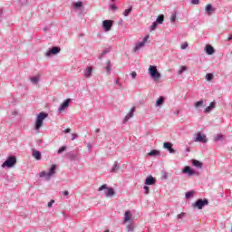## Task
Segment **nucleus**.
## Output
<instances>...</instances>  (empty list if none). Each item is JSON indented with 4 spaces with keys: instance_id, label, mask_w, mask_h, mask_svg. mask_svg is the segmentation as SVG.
<instances>
[{
    "instance_id": "38",
    "label": "nucleus",
    "mask_w": 232,
    "mask_h": 232,
    "mask_svg": "<svg viewBox=\"0 0 232 232\" xmlns=\"http://www.w3.org/2000/svg\"><path fill=\"white\" fill-rule=\"evenodd\" d=\"M109 7L111 8V10H112V11H115V10H117V5H115V4H111L110 5H109Z\"/></svg>"
},
{
    "instance_id": "5",
    "label": "nucleus",
    "mask_w": 232,
    "mask_h": 232,
    "mask_svg": "<svg viewBox=\"0 0 232 232\" xmlns=\"http://www.w3.org/2000/svg\"><path fill=\"white\" fill-rule=\"evenodd\" d=\"M98 191H104V196L109 198V197H114L115 196V190L113 188H108L107 184L102 185L99 188Z\"/></svg>"
},
{
    "instance_id": "37",
    "label": "nucleus",
    "mask_w": 232,
    "mask_h": 232,
    "mask_svg": "<svg viewBox=\"0 0 232 232\" xmlns=\"http://www.w3.org/2000/svg\"><path fill=\"white\" fill-rule=\"evenodd\" d=\"M158 26H159V24L157 22H154L150 26V32H153V30H156Z\"/></svg>"
},
{
    "instance_id": "56",
    "label": "nucleus",
    "mask_w": 232,
    "mask_h": 232,
    "mask_svg": "<svg viewBox=\"0 0 232 232\" xmlns=\"http://www.w3.org/2000/svg\"><path fill=\"white\" fill-rule=\"evenodd\" d=\"M231 39H232V36L229 35V37L227 38V41H231Z\"/></svg>"
},
{
    "instance_id": "6",
    "label": "nucleus",
    "mask_w": 232,
    "mask_h": 232,
    "mask_svg": "<svg viewBox=\"0 0 232 232\" xmlns=\"http://www.w3.org/2000/svg\"><path fill=\"white\" fill-rule=\"evenodd\" d=\"M209 201L207 198L198 199L192 206L194 208L202 209L204 206H208Z\"/></svg>"
},
{
    "instance_id": "31",
    "label": "nucleus",
    "mask_w": 232,
    "mask_h": 232,
    "mask_svg": "<svg viewBox=\"0 0 232 232\" xmlns=\"http://www.w3.org/2000/svg\"><path fill=\"white\" fill-rule=\"evenodd\" d=\"M131 10H133V8L130 6L129 7L128 9H126L124 12H123V15L124 17H128V15H130Z\"/></svg>"
},
{
    "instance_id": "46",
    "label": "nucleus",
    "mask_w": 232,
    "mask_h": 232,
    "mask_svg": "<svg viewBox=\"0 0 232 232\" xmlns=\"http://www.w3.org/2000/svg\"><path fill=\"white\" fill-rule=\"evenodd\" d=\"M183 217H186V213H180L178 215V218H183Z\"/></svg>"
},
{
    "instance_id": "35",
    "label": "nucleus",
    "mask_w": 232,
    "mask_h": 232,
    "mask_svg": "<svg viewBox=\"0 0 232 232\" xmlns=\"http://www.w3.org/2000/svg\"><path fill=\"white\" fill-rule=\"evenodd\" d=\"M64 151H66V146H62V147L58 150L57 153H58V155H61L62 153H64Z\"/></svg>"
},
{
    "instance_id": "55",
    "label": "nucleus",
    "mask_w": 232,
    "mask_h": 232,
    "mask_svg": "<svg viewBox=\"0 0 232 232\" xmlns=\"http://www.w3.org/2000/svg\"><path fill=\"white\" fill-rule=\"evenodd\" d=\"M149 192H150V188L146 187V193H149Z\"/></svg>"
},
{
    "instance_id": "18",
    "label": "nucleus",
    "mask_w": 232,
    "mask_h": 232,
    "mask_svg": "<svg viewBox=\"0 0 232 232\" xmlns=\"http://www.w3.org/2000/svg\"><path fill=\"white\" fill-rule=\"evenodd\" d=\"M157 182V179L153 178V176H149L146 179V185L147 186H153Z\"/></svg>"
},
{
    "instance_id": "51",
    "label": "nucleus",
    "mask_w": 232,
    "mask_h": 232,
    "mask_svg": "<svg viewBox=\"0 0 232 232\" xmlns=\"http://www.w3.org/2000/svg\"><path fill=\"white\" fill-rule=\"evenodd\" d=\"M209 107L213 110V108H215V102H212L210 103Z\"/></svg>"
},
{
    "instance_id": "10",
    "label": "nucleus",
    "mask_w": 232,
    "mask_h": 232,
    "mask_svg": "<svg viewBox=\"0 0 232 232\" xmlns=\"http://www.w3.org/2000/svg\"><path fill=\"white\" fill-rule=\"evenodd\" d=\"M145 44H146V36L143 37L142 42H139L136 44L135 47L133 48V52L135 53H138V52H140V50L144 48Z\"/></svg>"
},
{
    "instance_id": "52",
    "label": "nucleus",
    "mask_w": 232,
    "mask_h": 232,
    "mask_svg": "<svg viewBox=\"0 0 232 232\" xmlns=\"http://www.w3.org/2000/svg\"><path fill=\"white\" fill-rule=\"evenodd\" d=\"M70 131H72V130L70 128L66 129L63 132L64 133H70Z\"/></svg>"
},
{
    "instance_id": "41",
    "label": "nucleus",
    "mask_w": 232,
    "mask_h": 232,
    "mask_svg": "<svg viewBox=\"0 0 232 232\" xmlns=\"http://www.w3.org/2000/svg\"><path fill=\"white\" fill-rule=\"evenodd\" d=\"M202 104H204V102L199 101V102H196L195 106H196V108H198L199 106H202Z\"/></svg>"
},
{
    "instance_id": "43",
    "label": "nucleus",
    "mask_w": 232,
    "mask_h": 232,
    "mask_svg": "<svg viewBox=\"0 0 232 232\" xmlns=\"http://www.w3.org/2000/svg\"><path fill=\"white\" fill-rule=\"evenodd\" d=\"M130 77H131V79H136L137 78V72H130Z\"/></svg>"
},
{
    "instance_id": "22",
    "label": "nucleus",
    "mask_w": 232,
    "mask_h": 232,
    "mask_svg": "<svg viewBox=\"0 0 232 232\" xmlns=\"http://www.w3.org/2000/svg\"><path fill=\"white\" fill-rule=\"evenodd\" d=\"M147 155H149V157H159V155H160V151L157 150H152Z\"/></svg>"
},
{
    "instance_id": "15",
    "label": "nucleus",
    "mask_w": 232,
    "mask_h": 232,
    "mask_svg": "<svg viewBox=\"0 0 232 232\" xmlns=\"http://www.w3.org/2000/svg\"><path fill=\"white\" fill-rule=\"evenodd\" d=\"M182 173H184L185 175H188V177H191V176L195 175V170L192 169L191 167L186 166L183 169Z\"/></svg>"
},
{
    "instance_id": "48",
    "label": "nucleus",
    "mask_w": 232,
    "mask_h": 232,
    "mask_svg": "<svg viewBox=\"0 0 232 232\" xmlns=\"http://www.w3.org/2000/svg\"><path fill=\"white\" fill-rule=\"evenodd\" d=\"M213 109H211L209 106H208L206 109H205V111L207 113H209V111H211Z\"/></svg>"
},
{
    "instance_id": "8",
    "label": "nucleus",
    "mask_w": 232,
    "mask_h": 232,
    "mask_svg": "<svg viewBox=\"0 0 232 232\" xmlns=\"http://www.w3.org/2000/svg\"><path fill=\"white\" fill-rule=\"evenodd\" d=\"M128 222H133V213L131 210H126L123 215V224H128Z\"/></svg>"
},
{
    "instance_id": "1",
    "label": "nucleus",
    "mask_w": 232,
    "mask_h": 232,
    "mask_svg": "<svg viewBox=\"0 0 232 232\" xmlns=\"http://www.w3.org/2000/svg\"><path fill=\"white\" fill-rule=\"evenodd\" d=\"M148 72H149V75L150 76V78L153 80L154 82H159V81H160L161 74L160 72H159V70H157V66L150 65Z\"/></svg>"
},
{
    "instance_id": "36",
    "label": "nucleus",
    "mask_w": 232,
    "mask_h": 232,
    "mask_svg": "<svg viewBox=\"0 0 232 232\" xmlns=\"http://www.w3.org/2000/svg\"><path fill=\"white\" fill-rule=\"evenodd\" d=\"M213 74L212 73H207L205 76L206 81H213Z\"/></svg>"
},
{
    "instance_id": "11",
    "label": "nucleus",
    "mask_w": 232,
    "mask_h": 232,
    "mask_svg": "<svg viewBox=\"0 0 232 232\" xmlns=\"http://www.w3.org/2000/svg\"><path fill=\"white\" fill-rule=\"evenodd\" d=\"M111 26H113V21L104 20L102 22V28H103L104 32H110L111 30Z\"/></svg>"
},
{
    "instance_id": "33",
    "label": "nucleus",
    "mask_w": 232,
    "mask_h": 232,
    "mask_svg": "<svg viewBox=\"0 0 232 232\" xmlns=\"http://www.w3.org/2000/svg\"><path fill=\"white\" fill-rule=\"evenodd\" d=\"M164 103V98L163 97H160L157 102H156V104L157 106H160L161 104Z\"/></svg>"
},
{
    "instance_id": "20",
    "label": "nucleus",
    "mask_w": 232,
    "mask_h": 232,
    "mask_svg": "<svg viewBox=\"0 0 232 232\" xmlns=\"http://www.w3.org/2000/svg\"><path fill=\"white\" fill-rule=\"evenodd\" d=\"M33 157L34 159H35V160H41L43 155L41 154V151L39 150H33Z\"/></svg>"
},
{
    "instance_id": "13",
    "label": "nucleus",
    "mask_w": 232,
    "mask_h": 232,
    "mask_svg": "<svg viewBox=\"0 0 232 232\" xmlns=\"http://www.w3.org/2000/svg\"><path fill=\"white\" fill-rule=\"evenodd\" d=\"M135 107H131L130 111L128 112V114L123 119V124H126L130 119H132L133 115H135Z\"/></svg>"
},
{
    "instance_id": "40",
    "label": "nucleus",
    "mask_w": 232,
    "mask_h": 232,
    "mask_svg": "<svg viewBox=\"0 0 232 232\" xmlns=\"http://www.w3.org/2000/svg\"><path fill=\"white\" fill-rule=\"evenodd\" d=\"M170 21L171 23H175V21H177V14H172L170 17Z\"/></svg>"
},
{
    "instance_id": "59",
    "label": "nucleus",
    "mask_w": 232,
    "mask_h": 232,
    "mask_svg": "<svg viewBox=\"0 0 232 232\" xmlns=\"http://www.w3.org/2000/svg\"><path fill=\"white\" fill-rule=\"evenodd\" d=\"M112 3H115L117 0H111Z\"/></svg>"
},
{
    "instance_id": "39",
    "label": "nucleus",
    "mask_w": 232,
    "mask_h": 232,
    "mask_svg": "<svg viewBox=\"0 0 232 232\" xmlns=\"http://www.w3.org/2000/svg\"><path fill=\"white\" fill-rule=\"evenodd\" d=\"M53 204H55V200L52 199V200H50V201L48 202L47 207H48V208H52V206H53Z\"/></svg>"
},
{
    "instance_id": "29",
    "label": "nucleus",
    "mask_w": 232,
    "mask_h": 232,
    "mask_svg": "<svg viewBox=\"0 0 232 232\" xmlns=\"http://www.w3.org/2000/svg\"><path fill=\"white\" fill-rule=\"evenodd\" d=\"M106 53H110V50L109 49H105L98 57V59L102 60L104 59V56L106 55Z\"/></svg>"
},
{
    "instance_id": "21",
    "label": "nucleus",
    "mask_w": 232,
    "mask_h": 232,
    "mask_svg": "<svg viewBox=\"0 0 232 232\" xmlns=\"http://www.w3.org/2000/svg\"><path fill=\"white\" fill-rule=\"evenodd\" d=\"M206 52H207L208 55H213L215 53V48H213V46L208 44L206 46Z\"/></svg>"
},
{
    "instance_id": "25",
    "label": "nucleus",
    "mask_w": 232,
    "mask_h": 232,
    "mask_svg": "<svg viewBox=\"0 0 232 232\" xmlns=\"http://www.w3.org/2000/svg\"><path fill=\"white\" fill-rule=\"evenodd\" d=\"M135 229V224L132 222H130L129 225L126 227V231L130 232Z\"/></svg>"
},
{
    "instance_id": "16",
    "label": "nucleus",
    "mask_w": 232,
    "mask_h": 232,
    "mask_svg": "<svg viewBox=\"0 0 232 232\" xmlns=\"http://www.w3.org/2000/svg\"><path fill=\"white\" fill-rule=\"evenodd\" d=\"M83 73H84V77H85L86 79H90V77H92V73H93V67L88 66V67L83 71Z\"/></svg>"
},
{
    "instance_id": "12",
    "label": "nucleus",
    "mask_w": 232,
    "mask_h": 232,
    "mask_svg": "<svg viewBox=\"0 0 232 232\" xmlns=\"http://www.w3.org/2000/svg\"><path fill=\"white\" fill-rule=\"evenodd\" d=\"M70 102H72V99H66L63 101V102L60 105L58 108V111H64L68 106H70Z\"/></svg>"
},
{
    "instance_id": "47",
    "label": "nucleus",
    "mask_w": 232,
    "mask_h": 232,
    "mask_svg": "<svg viewBox=\"0 0 232 232\" xmlns=\"http://www.w3.org/2000/svg\"><path fill=\"white\" fill-rule=\"evenodd\" d=\"M115 83L121 88V86H122V84L121 83V82H119V79L115 80Z\"/></svg>"
},
{
    "instance_id": "30",
    "label": "nucleus",
    "mask_w": 232,
    "mask_h": 232,
    "mask_svg": "<svg viewBox=\"0 0 232 232\" xmlns=\"http://www.w3.org/2000/svg\"><path fill=\"white\" fill-rule=\"evenodd\" d=\"M215 142H218V140H224V135L222 134H218L214 137Z\"/></svg>"
},
{
    "instance_id": "9",
    "label": "nucleus",
    "mask_w": 232,
    "mask_h": 232,
    "mask_svg": "<svg viewBox=\"0 0 232 232\" xmlns=\"http://www.w3.org/2000/svg\"><path fill=\"white\" fill-rule=\"evenodd\" d=\"M61 53V47L53 46L45 53V57H52V55H57Z\"/></svg>"
},
{
    "instance_id": "42",
    "label": "nucleus",
    "mask_w": 232,
    "mask_h": 232,
    "mask_svg": "<svg viewBox=\"0 0 232 232\" xmlns=\"http://www.w3.org/2000/svg\"><path fill=\"white\" fill-rule=\"evenodd\" d=\"M191 197H193V192L192 191H189V192L186 193V198H189Z\"/></svg>"
},
{
    "instance_id": "27",
    "label": "nucleus",
    "mask_w": 232,
    "mask_h": 232,
    "mask_svg": "<svg viewBox=\"0 0 232 232\" xmlns=\"http://www.w3.org/2000/svg\"><path fill=\"white\" fill-rule=\"evenodd\" d=\"M155 23L158 24H162V23H164V14L159 15Z\"/></svg>"
},
{
    "instance_id": "3",
    "label": "nucleus",
    "mask_w": 232,
    "mask_h": 232,
    "mask_svg": "<svg viewBox=\"0 0 232 232\" xmlns=\"http://www.w3.org/2000/svg\"><path fill=\"white\" fill-rule=\"evenodd\" d=\"M46 117H48V113L43 111L37 115L34 127L36 131H39L43 128V122Z\"/></svg>"
},
{
    "instance_id": "44",
    "label": "nucleus",
    "mask_w": 232,
    "mask_h": 232,
    "mask_svg": "<svg viewBox=\"0 0 232 232\" xmlns=\"http://www.w3.org/2000/svg\"><path fill=\"white\" fill-rule=\"evenodd\" d=\"M92 148H93V145H92V143H87V150H88V151H92Z\"/></svg>"
},
{
    "instance_id": "2",
    "label": "nucleus",
    "mask_w": 232,
    "mask_h": 232,
    "mask_svg": "<svg viewBox=\"0 0 232 232\" xmlns=\"http://www.w3.org/2000/svg\"><path fill=\"white\" fill-rule=\"evenodd\" d=\"M55 171H57V165H52L49 169V171H42L39 173L40 179H45V180H50L53 175H55Z\"/></svg>"
},
{
    "instance_id": "49",
    "label": "nucleus",
    "mask_w": 232,
    "mask_h": 232,
    "mask_svg": "<svg viewBox=\"0 0 232 232\" xmlns=\"http://www.w3.org/2000/svg\"><path fill=\"white\" fill-rule=\"evenodd\" d=\"M69 194H70V193L68 192V190H64V191L63 192V197H68Z\"/></svg>"
},
{
    "instance_id": "34",
    "label": "nucleus",
    "mask_w": 232,
    "mask_h": 232,
    "mask_svg": "<svg viewBox=\"0 0 232 232\" xmlns=\"http://www.w3.org/2000/svg\"><path fill=\"white\" fill-rule=\"evenodd\" d=\"M31 82H33V84H37L39 82V77L37 76L32 77Z\"/></svg>"
},
{
    "instance_id": "4",
    "label": "nucleus",
    "mask_w": 232,
    "mask_h": 232,
    "mask_svg": "<svg viewBox=\"0 0 232 232\" xmlns=\"http://www.w3.org/2000/svg\"><path fill=\"white\" fill-rule=\"evenodd\" d=\"M17 164V158L14 155L8 156L5 161L2 164V168H14Z\"/></svg>"
},
{
    "instance_id": "54",
    "label": "nucleus",
    "mask_w": 232,
    "mask_h": 232,
    "mask_svg": "<svg viewBox=\"0 0 232 232\" xmlns=\"http://www.w3.org/2000/svg\"><path fill=\"white\" fill-rule=\"evenodd\" d=\"M101 132V129H96L95 130V133H100Z\"/></svg>"
},
{
    "instance_id": "14",
    "label": "nucleus",
    "mask_w": 232,
    "mask_h": 232,
    "mask_svg": "<svg viewBox=\"0 0 232 232\" xmlns=\"http://www.w3.org/2000/svg\"><path fill=\"white\" fill-rule=\"evenodd\" d=\"M195 142H202L203 144H206L208 139L206 138V135H202V132H198Z\"/></svg>"
},
{
    "instance_id": "17",
    "label": "nucleus",
    "mask_w": 232,
    "mask_h": 232,
    "mask_svg": "<svg viewBox=\"0 0 232 232\" xmlns=\"http://www.w3.org/2000/svg\"><path fill=\"white\" fill-rule=\"evenodd\" d=\"M205 12L208 14V15H211V14H214L215 7L211 4H208L205 7Z\"/></svg>"
},
{
    "instance_id": "58",
    "label": "nucleus",
    "mask_w": 232,
    "mask_h": 232,
    "mask_svg": "<svg viewBox=\"0 0 232 232\" xmlns=\"http://www.w3.org/2000/svg\"><path fill=\"white\" fill-rule=\"evenodd\" d=\"M149 37H150V35H147V36H146V41H148Z\"/></svg>"
},
{
    "instance_id": "60",
    "label": "nucleus",
    "mask_w": 232,
    "mask_h": 232,
    "mask_svg": "<svg viewBox=\"0 0 232 232\" xmlns=\"http://www.w3.org/2000/svg\"><path fill=\"white\" fill-rule=\"evenodd\" d=\"M104 232H110V230H109V229H107V230H105Z\"/></svg>"
},
{
    "instance_id": "19",
    "label": "nucleus",
    "mask_w": 232,
    "mask_h": 232,
    "mask_svg": "<svg viewBox=\"0 0 232 232\" xmlns=\"http://www.w3.org/2000/svg\"><path fill=\"white\" fill-rule=\"evenodd\" d=\"M163 148H165V150H168V151H169V153H175V150H173V144L172 143L165 142L163 144Z\"/></svg>"
},
{
    "instance_id": "23",
    "label": "nucleus",
    "mask_w": 232,
    "mask_h": 232,
    "mask_svg": "<svg viewBox=\"0 0 232 232\" xmlns=\"http://www.w3.org/2000/svg\"><path fill=\"white\" fill-rule=\"evenodd\" d=\"M118 169H121V166L119 165V162L118 161H115L114 162V165L113 167L111 168V172L112 173H117Z\"/></svg>"
},
{
    "instance_id": "28",
    "label": "nucleus",
    "mask_w": 232,
    "mask_h": 232,
    "mask_svg": "<svg viewBox=\"0 0 232 232\" xmlns=\"http://www.w3.org/2000/svg\"><path fill=\"white\" fill-rule=\"evenodd\" d=\"M73 8L75 10H79L80 8H82V2L79 1L73 4Z\"/></svg>"
},
{
    "instance_id": "53",
    "label": "nucleus",
    "mask_w": 232,
    "mask_h": 232,
    "mask_svg": "<svg viewBox=\"0 0 232 232\" xmlns=\"http://www.w3.org/2000/svg\"><path fill=\"white\" fill-rule=\"evenodd\" d=\"M193 5H198V0H192Z\"/></svg>"
},
{
    "instance_id": "32",
    "label": "nucleus",
    "mask_w": 232,
    "mask_h": 232,
    "mask_svg": "<svg viewBox=\"0 0 232 232\" xmlns=\"http://www.w3.org/2000/svg\"><path fill=\"white\" fill-rule=\"evenodd\" d=\"M186 70H188V67H186V66H180V68H179L178 73H179V75H182V73H184V72H186Z\"/></svg>"
},
{
    "instance_id": "24",
    "label": "nucleus",
    "mask_w": 232,
    "mask_h": 232,
    "mask_svg": "<svg viewBox=\"0 0 232 232\" xmlns=\"http://www.w3.org/2000/svg\"><path fill=\"white\" fill-rule=\"evenodd\" d=\"M192 164L193 166H195V168H198V169H202V162H200L199 160H193Z\"/></svg>"
},
{
    "instance_id": "45",
    "label": "nucleus",
    "mask_w": 232,
    "mask_h": 232,
    "mask_svg": "<svg viewBox=\"0 0 232 232\" xmlns=\"http://www.w3.org/2000/svg\"><path fill=\"white\" fill-rule=\"evenodd\" d=\"M188 48V42L181 44V50H186Z\"/></svg>"
},
{
    "instance_id": "26",
    "label": "nucleus",
    "mask_w": 232,
    "mask_h": 232,
    "mask_svg": "<svg viewBox=\"0 0 232 232\" xmlns=\"http://www.w3.org/2000/svg\"><path fill=\"white\" fill-rule=\"evenodd\" d=\"M105 70H106V72H107L108 74H111V61H108V62H107Z\"/></svg>"
},
{
    "instance_id": "7",
    "label": "nucleus",
    "mask_w": 232,
    "mask_h": 232,
    "mask_svg": "<svg viewBox=\"0 0 232 232\" xmlns=\"http://www.w3.org/2000/svg\"><path fill=\"white\" fill-rule=\"evenodd\" d=\"M67 159L72 160V162L81 160V154L79 152L70 151L66 154Z\"/></svg>"
},
{
    "instance_id": "57",
    "label": "nucleus",
    "mask_w": 232,
    "mask_h": 232,
    "mask_svg": "<svg viewBox=\"0 0 232 232\" xmlns=\"http://www.w3.org/2000/svg\"><path fill=\"white\" fill-rule=\"evenodd\" d=\"M143 189L146 191V185L143 186Z\"/></svg>"
},
{
    "instance_id": "50",
    "label": "nucleus",
    "mask_w": 232,
    "mask_h": 232,
    "mask_svg": "<svg viewBox=\"0 0 232 232\" xmlns=\"http://www.w3.org/2000/svg\"><path fill=\"white\" fill-rule=\"evenodd\" d=\"M77 139V134H72V140H75Z\"/></svg>"
}]
</instances>
